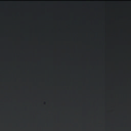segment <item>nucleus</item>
I'll use <instances>...</instances> for the list:
<instances>
[{"label":"nucleus","mask_w":131,"mask_h":131,"mask_svg":"<svg viewBox=\"0 0 131 131\" xmlns=\"http://www.w3.org/2000/svg\"><path fill=\"white\" fill-rule=\"evenodd\" d=\"M121 3V13H122V5L121 4H122V1H120Z\"/></svg>","instance_id":"1"},{"label":"nucleus","mask_w":131,"mask_h":131,"mask_svg":"<svg viewBox=\"0 0 131 131\" xmlns=\"http://www.w3.org/2000/svg\"><path fill=\"white\" fill-rule=\"evenodd\" d=\"M97 4H98V3H99V1H97Z\"/></svg>","instance_id":"2"}]
</instances>
